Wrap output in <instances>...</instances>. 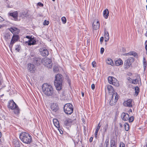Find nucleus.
I'll return each instance as SVG.
<instances>
[{"instance_id":"1","label":"nucleus","mask_w":147,"mask_h":147,"mask_svg":"<svg viewBox=\"0 0 147 147\" xmlns=\"http://www.w3.org/2000/svg\"><path fill=\"white\" fill-rule=\"evenodd\" d=\"M42 89L43 93L47 96H51L55 98L59 97V92L55 91L53 86L50 84L47 83L43 84L42 86Z\"/></svg>"},{"instance_id":"2","label":"nucleus","mask_w":147,"mask_h":147,"mask_svg":"<svg viewBox=\"0 0 147 147\" xmlns=\"http://www.w3.org/2000/svg\"><path fill=\"white\" fill-rule=\"evenodd\" d=\"M19 138L20 140L24 143L30 144L32 142V137L29 134L23 132L20 135Z\"/></svg>"},{"instance_id":"3","label":"nucleus","mask_w":147,"mask_h":147,"mask_svg":"<svg viewBox=\"0 0 147 147\" xmlns=\"http://www.w3.org/2000/svg\"><path fill=\"white\" fill-rule=\"evenodd\" d=\"M63 80V76L61 74H58L56 76L54 84L58 90H60L62 89Z\"/></svg>"},{"instance_id":"4","label":"nucleus","mask_w":147,"mask_h":147,"mask_svg":"<svg viewBox=\"0 0 147 147\" xmlns=\"http://www.w3.org/2000/svg\"><path fill=\"white\" fill-rule=\"evenodd\" d=\"M7 107L10 109L14 110V112L15 114H18L20 113V109L18 107L13 100L9 102Z\"/></svg>"},{"instance_id":"5","label":"nucleus","mask_w":147,"mask_h":147,"mask_svg":"<svg viewBox=\"0 0 147 147\" xmlns=\"http://www.w3.org/2000/svg\"><path fill=\"white\" fill-rule=\"evenodd\" d=\"M64 110L65 113L67 114H71L73 112V107L70 103L66 104L64 107Z\"/></svg>"},{"instance_id":"6","label":"nucleus","mask_w":147,"mask_h":147,"mask_svg":"<svg viewBox=\"0 0 147 147\" xmlns=\"http://www.w3.org/2000/svg\"><path fill=\"white\" fill-rule=\"evenodd\" d=\"M41 63L49 68H51L52 66L53 63L50 59L42 58L41 60Z\"/></svg>"},{"instance_id":"7","label":"nucleus","mask_w":147,"mask_h":147,"mask_svg":"<svg viewBox=\"0 0 147 147\" xmlns=\"http://www.w3.org/2000/svg\"><path fill=\"white\" fill-rule=\"evenodd\" d=\"M119 97V96L117 92L113 93L112 96V98L109 102L110 105H115L118 100Z\"/></svg>"},{"instance_id":"8","label":"nucleus","mask_w":147,"mask_h":147,"mask_svg":"<svg viewBox=\"0 0 147 147\" xmlns=\"http://www.w3.org/2000/svg\"><path fill=\"white\" fill-rule=\"evenodd\" d=\"M134 61V59L133 57H129L125 61L124 63V67L125 69L129 68L131 63Z\"/></svg>"},{"instance_id":"9","label":"nucleus","mask_w":147,"mask_h":147,"mask_svg":"<svg viewBox=\"0 0 147 147\" xmlns=\"http://www.w3.org/2000/svg\"><path fill=\"white\" fill-rule=\"evenodd\" d=\"M19 39V37L18 35H13L10 43L9 45L10 50H12L13 46L14 44Z\"/></svg>"},{"instance_id":"10","label":"nucleus","mask_w":147,"mask_h":147,"mask_svg":"<svg viewBox=\"0 0 147 147\" xmlns=\"http://www.w3.org/2000/svg\"><path fill=\"white\" fill-rule=\"evenodd\" d=\"M108 80L109 83L110 84H113L115 86L118 85L117 80L115 78L113 77L109 76L108 78Z\"/></svg>"},{"instance_id":"11","label":"nucleus","mask_w":147,"mask_h":147,"mask_svg":"<svg viewBox=\"0 0 147 147\" xmlns=\"http://www.w3.org/2000/svg\"><path fill=\"white\" fill-rule=\"evenodd\" d=\"M40 54L43 57H47L49 54V52L48 50L45 48H41L39 49Z\"/></svg>"},{"instance_id":"12","label":"nucleus","mask_w":147,"mask_h":147,"mask_svg":"<svg viewBox=\"0 0 147 147\" xmlns=\"http://www.w3.org/2000/svg\"><path fill=\"white\" fill-rule=\"evenodd\" d=\"M27 68L29 71L32 73H34L36 69L35 66L31 63H29L28 64Z\"/></svg>"},{"instance_id":"13","label":"nucleus","mask_w":147,"mask_h":147,"mask_svg":"<svg viewBox=\"0 0 147 147\" xmlns=\"http://www.w3.org/2000/svg\"><path fill=\"white\" fill-rule=\"evenodd\" d=\"M51 109L53 112H57L59 109V107L57 103H53L51 106Z\"/></svg>"},{"instance_id":"14","label":"nucleus","mask_w":147,"mask_h":147,"mask_svg":"<svg viewBox=\"0 0 147 147\" xmlns=\"http://www.w3.org/2000/svg\"><path fill=\"white\" fill-rule=\"evenodd\" d=\"M36 38H34V37H32V38L29 40L28 41L26 42V43H27L28 45L30 46L32 45H34L36 44Z\"/></svg>"},{"instance_id":"15","label":"nucleus","mask_w":147,"mask_h":147,"mask_svg":"<svg viewBox=\"0 0 147 147\" xmlns=\"http://www.w3.org/2000/svg\"><path fill=\"white\" fill-rule=\"evenodd\" d=\"M132 100L131 99H129L126 101H125L123 103V105L126 107H132Z\"/></svg>"},{"instance_id":"16","label":"nucleus","mask_w":147,"mask_h":147,"mask_svg":"<svg viewBox=\"0 0 147 147\" xmlns=\"http://www.w3.org/2000/svg\"><path fill=\"white\" fill-rule=\"evenodd\" d=\"M122 119L124 121H127L128 120L129 115L127 113H123L121 115Z\"/></svg>"},{"instance_id":"17","label":"nucleus","mask_w":147,"mask_h":147,"mask_svg":"<svg viewBox=\"0 0 147 147\" xmlns=\"http://www.w3.org/2000/svg\"><path fill=\"white\" fill-rule=\"evenodd\" d=\"M92 26L94 30H96L98 29L100 26L99 21H94L93 23Z\"/></svg>"},{"instance_id":"18","label":"nucleus","mask_w":147,"mask_h":147,"mask_svg":"<svg viewBox=\"0 0 147 147\" xmlns=\"http://www.w3.org/2000/svg\"><path fill=\"white\" fill-rule=\"evenodd\" d=\"M33 62L35 64H40L41 62V58L38 57H35L33 58Z\"/></svg>"},{"instance_id":"19","label":"nucleus","mask_w":147,"mask_h":147,"mask_svg":"<svg viewBox=\"0 0 147 147\" xmlns=\"http://www.w3.org/2000/svg\"><path fill=\"white\" fill-rule=\"evenodd\" d=\"M73 120L69 119H67L64 121V124L65 126H69L73 122Z\"/></svg>"},{"instance_id":"20","label":"nucleus","mask_w":147,"mask_h":147,"mask_svg":"<svg viewBox=\"0 0 147 147\" xmlns=\"http://www.w3.org/2000/svg\"><path fill=\"white\" fill-rule=\"evenodd\" d=\"M9 15L10 16L12 17L15 20L17 19L18 16V13L17 11L14 12L13 13H9Z\"/></svg>"},{"instance_id":"21","label":"nucleus","mask_w":147,"mask_h":147,"mask_svg":"<svg viewBox=\"0 0 147 147\" xmlns=\"http://www.w3.org/2000/svg\"><path fill=\"white\" fill-rule=\"evenodd\" d=\"M103 15L105 19H107L109 16V11L107 9H106L103 12Z\"/></svg>"},{"instance_id":"22","label":"nucleus","mask_w":147,"mask_h":147,"mask_svg":"<svg viewBox=\"0 0 147 147\" xmlns=\"http://www.w3.org/2000/svg\"><path fill=\"white\" fill-rule=\"evenodd\" d=\"M139 81L141 82V79L140 76H137V79L135 80H133L132 81V83L134 84H136L138 83Z\"/></svg>"},{"instance_id":"23","label":"nucleus","mask_w":147,"mask_h":147,"mask_svg":"<svg viewBox=\"0 0 147 147\" xmlns=\"http://www.w3.org/2000/svg\"><path fill=\"white\" fill-rule=\"evenodd\" d=\"M53 122L55 126L57 128L60 127L59 123L56 119H54L53 120Z\"/></svg>"},{"instance_id":"24","label":"nucleus","mask_w":147,"mask_h":147,"mask_svg":"<svg viewBox=\"0 0 147 147\" xmlns=\"http://www.w3.org/2000/svg\"><path fill=\"white\" fill-rule=\"evenodd\" d=\"M123 64V61L121 59L117 60L115 62V65L117 66H118Z\"/></svg>"},{"instance_id":"25","label":"nucleus","mask_w":147,"mask_h":147,"mask_svg":"<svg viewBox=\"0 0 147 147\" xmlns=\"http://www.w3.org/2000/svg\"><path fill=\"white\" fill-rule=\"evenodd\" d=\"M110 147H117L115 140H110Z\"/></svg>"},{"instance_id":"26","label":"nucleus","mask_w":147,"mask_h":147,"mask_svg":"<svg viewBox=\"0 0 147 147\" xmlns=\"http://www.w3.org/2000/svg\"><path fill=\"white\" fill-rule=\"evenodd\" d=\"M5 39L6 41H7L10 38V33H7L5 34L4 36Z\"/></svg>"},{"instance_id":"27","label":"nucleus","mask_w":147,"mask_h":147,"mask_svg":"<svg viewBox=\"0 0 147 147\" xmlns=\"http://www.w3.org/2000/svg\"><path fill=\"white\" fill-rule=\"evenodd\" d=\"M106 62L107 64L110 65H113L114 63L112 60L110 58H108L106 60Z\"/></svg>"},{"instance_id":"28","label":"nucleus","mask_w":147,"mask_h":147,"mask_svg":"<svg viewBox=\"0 0 147 147\" xmlns=\"http://www.w3.org/2000/svg\"><path fill=\"white\" fill-rule=\"evenodd\" d=\"M125 130L127 131L129 130V124L127 123H125L124 124Z\"/></svg>"},{"instance_id":"29","label":"nucleus","mask_w":147,"mask_h":147,"mask_svg":"<svg viewBox=\"0 0 147 147\" xmlns=\"http://www.w3.org/2000/svg\"><path fill=\"white\" fill-rule=\"evenodd\" d=\"M139 88L138 86H136L135 88V94L137 96L139 92Z\"/></svg>"},{"instance_id":"30","label":"nucleus","mask_w":147,"mask_h":147,"mask_svg":"<svg viewBox=\"0 0 147 147\" xmlns=\"http://www.w3.org/2000/svg\"><path fill=\"white\" fill-rule=\"evenodd\" d=\"M13 144H14L15 147H20V146L19 142L17 140L14 141Z\"/></svg>"},{"instance_id":"31","label":"nucleus","mask_w":147,"mask_h":147,"mask_svg":"<svg viewBox=\"0 0 147 147\" xmlns=\"http://www.w3.org/2000/svg\"><path fill=\"white\" fill-rule=\"evenodd\" d=\"M104 36H105V38L108 39V38H109V33L107 31H106L105 30L104 31Z\"/></svg>"},{"instance_id":"32","label":"nucleus","mask_w":147,"mask_h":147,"mask_svg":"<svg viewBox=\"0 0 147 147\" xmlns=\"http://www.w3.org/2000/svg\"><path fill=\"white\" fill-rule=\"evenodd\" d=\"M21 48V47L20 45L17 44L15 46V50L18 52H19Z\"/></svg>"},{"instance_id":"33","label":"nucleus","mask_w":147,"mask_h":147,"mask_svg":"<svg viewBox=\"0 0 147 147\" xmlns=\"http://www.w3.org/2000/svg\"><path fill=\"white\" fill-rule=\"evenodd\" d=\"M53 71L55 72H57L59 70L58 67L57 65H55L53 67Z\"/></svg>"},{"instance_id":"34","label":"nucleus","mask_w":147,"mask_h":147,"mask_svg":"<svg viewBox=\"0 0 147 147\" xmlns=\"http://www.w3.org/2000/svg\"><path fill=\"white\" fill-rule=\"evenodd\" d=\"M129 55H133L134 57H136V56H137V53L136 52L134 51L130 52H129Z\"/></svg>"},{"instance_id":"35","label":"nucleus","mask_w":147,"mask_h":147,"mask_svg":"<svg viewBox=\"0 0 147 147\" xmlns=\"http://www.w3.org/2000/svg\"><path fill=\"white\" fill-rule=\"evenodd\" d=\"M107 89L109 91H112L113 90V87L110 85L108 86Z\"/></svg>"},{"instance_id":"36","label":"nucleus","mask_w":147,"mask_h":147,"mask_svg":"<svg viewBox=\"0 0 147 147\" xmlns=\"http://www.w3.org/2000/svg\"><path fill=\"white\" fill-rule=\"evenodd\" d=\"M61 20L63 22V23L64 24H65L66 22V18L64 17H62Z\"/></svg>"},{"instance_id":"37","label":"nucleus","mask_w":147,"mask_h":147,"mask_svg":"<svg viewBox=\"0 0 147 147\" xmlns=\"http://www.w3.org/2000/svg\"><path fill=\"white\" fill-rule=\"evenodd\" d=\"M134 120V118L133 116H131L130 117H129L128 120L129 122H132Z\"/></svg>"},{"instance_id":"38","label":"nucleus","mask_w":147,"mask_h":147,"mask_svg":"<svg viewBox=\"0 0 147 147\" xmlns=\"http://www.w3.org/2000/svg\"><path fill=\"white\" fill-rule=\"evenodd\" d=\"M105 144L106 145V147H108L109 144V139H106Z\"/></svg>"},{"instance_id":"39","label":"nucleus","mask_w":147,"mask_h":147,"mask_svg":"<svg viewBox=\"0 0 147 147\" xmlns=\"http://www.w3.org/2000/svg\"><path fill=\"white\" fill-rule=\"evenodd\" d=\"M108 128V125L107 124L105 125L104 127L105 132H107V130Z\"/></svg>"},{"instance_id":"40","label":"nucleus","mask_w":147,"mask_h":147,"mask_svg":"<svg viewBox=\"0 0 147 147\" xmlns=\"http://www.w3.org/2000/svg\"><path fill=\"white\" fill-rule=\"evenodd\" d=\"M119 147H125V145L123 142H121Z\"/></svg>"},{"instance_id":"41","label":"nucleus","mask_w":147,"mask_h":147,"mask_svg":"<svg viewBox=\"0 0 147 147\" xmlns=\"http://www.w3.org/2000/svg\"><path fill=\"white\" fill-rule=\"evenodd\" d=\"M143 65L144 67V69L145 70V69H146V67L147 65L146 62H144L143 63Z\"/></svg>"},{"instance_id":"42","label":"nucleus","mask_w":147,"mask_h":147,"mask_svg":"<svg viewBox=\"0 0 147 147\" xmlns=\"http://www.w3.org/2000/svg\"><path fill=\"white\" fill-rule=\"evenodd\" d=\"M100 126H101L100 125V123H99L98 124V125L96 129V130L98 131L99 129H100Z\"/></svg>"},{"instance_id":"43","label":"nucleus","mask_w":147,"mask_h":147,"mask_svg":"<svg viewBox=\"0 0 147 147\" xmlns=\"http://www.w3.org/2000/svg\"><path fill=\"white\" fill-rule=\"evenodd\" d=\"M49 24V21L45 20L44 22V24L45 25H47Z\"/></svg>"},{"instance_id":"44","label":"nucleus","mask_w":147,"mask_h":147,"mask_svg":"<svg viewBox=\"0 0 147 147\" xmlns=\"http://www.w3.org/2000/svg\"><path fill=\"white\" fill-rule=\"evenodd\" d=\"M104 51V49L102 47L101 48L100 50V53L101 54H102Z\"/></svg>"},{"instance_id":"45","label":"nucleus","mask_w":147,"mask_h":147,"mask_svg":"<svg viewBox=\"0 0 147 147\" xmlns=\"http://www.w3.org/2000/svg\"><path fill=\"white\" fill-rule=\"evenodd\" d=\"M93 67H95L96 66V63L95 61H93L92 63Z\"/></svg>"},{"instance_id":"46","label":"nucleus","mask_w":147,"mask_h":147,"mask_svg":"<svg viewBox=\"0 0 147 147\" xmlns=\"http://www.w3.org/2000/svg\"><path fill=\"white\" fill-rule=\"evenodd\" d=\"M145 45V49L146 51H147V40L146 41Z\"/></svg>"},{"instance_id":"47","label":"nucleus","mask_w":147,"mask_h":147,"mask_svg":"<svg viewBox=\"0 0 147 147\" xmlns=\"http://www.w3.org/2000/svg\"><path fill=\"white\" fill-rule=\"evenodd\" d=\"M38 5L39 6H40L41 7H42L43 6V4L40 2H39L38 3Z\"/></svg>"},{"instance_id":"48","label":"nucleus","mask_w":147,"mask_h":147,"mask_svg":"<svg viewBox=\"0 0 147 147\" xmlns=\"http://www.w3.org/2000/svg\"><path fill=\"white\" fill-rule=\"evenodd\" d=\"M98 131L96 130L95 131V137L96 138L97 137V135L98 134Z\"/></svg>"},{"instance_id":"49","label":"nucleus","mask_w":147,"mask_h":147,"mask_svg":"<svg viewBox=\"0 0 147 147\" xmlns=\"http://www.w3.org/2000/svg\"><path fill=\"white\" fill-rule=\"evenodd\" d=\"M32 36H26V38H28L29 39V40H30L31 38H32Z\"/></svg>"},{"instance_id":"50","label":"nucleus","mask_w":147,"mask_h":147,"mask_svg":"<svg viewBox=\"0 0 147 147\" xmlns=\"http://www.w3.org/2000/svg\"><path fill=\"white\" fill-rule=\"evenodd\" d=\"M104 40V38L103 37H101L100 39V41L101 43Z\"/></svg>"},{"instance_id":"51","label":"nucleus","mask_w":147,"mask_h":147,"mask_svg":"<svg viewBox=\"0 0 147 147\" xmlns=\"http://www.w3.org/2000/svg\"><path fill=\"white\" fill-rule=\"evenodd\" d=\"M95 85L94 84H92V85H91V88H92V89L93 90L95 88Z\"/></svg>"},{"instance_id":"52","label":"nucleus","mask_w":147,"mask_h":147,"mask_svg":"<svg viewBox=\"0 0 147 147\" xmlns=\"http://www.w3.org/2000/svg\"><path fill=\"white\" fill-rule=\"evenodd\" d=\"M10 31L12 32L13 33V32H14V31H15V29H13L12 28H11L10 29Z\"/></svg>"},{"instance_id":"53","label":"nucleus","mask_w":147,"mask_h":147,"mask_svg":"<svg viewBox=\"0 0 147 147\" xmlns=\"http://www.w3.org/2000/svg\"><path fill=\"white\" fill-rule=\"evenodd\" d=\"M58 130L61 134H63V131L61 129H58Z\"/></svg>"},{"instance_id":"54","label":"nucleus","mask_w":147,"mask_h":147,"mask_svg":"<svg viewBox=\"0 0 147 147\" xmlns=\"http://www.w3.org/2000/svg\"><path fill=\"white\" fill-rule=\"evenodd\" d=\"M67 82L69 84V85H70V84H71V83H70V80L69 79H68V80H67Z\"/></svg>"},{"instance_id":"55","label":"nucleus","mask_w":147,"mask_h":147,"mask_svg":"<svg viewBox=\"0 0 147 147\" xmlns=\"http://www.w3.org/2000/svg\"><path fill=\"white\" fill-rule=\"evenodd\" d=\"M93 139V138L92 137H91L90 138L89 141L90 142H92V141Z\"/></svg>"},{"instance_id":"56","label":"nucleus","mask_w":147,"mask_h":147,"mask_svg":"<svg viewBox=\"0 0 147 147\" xmlns=\"http://www.w3.org/2000/svg\"><path fill=\"white\" fill-rule=\"evenodd\" d=\"M0 18H0V22H2V21H3V20H4L3 19V18H2L1 17V16H0Z\"/></svg>"},{"instance_id":"57","label":"nucleus","mask_w":147,"mask_h":147,"mask_svg":"<svg viewBox=\"0 0 147 147\" xmlns=\"http://www.w3.org/2000/svg\"><path fill=\"white\" fill-rule=\"evenodd\" d=\"M129 53H125V54H124V55H129Z\"/></svg>"},{"instance_id":"58","label":"nucleus","mask_w":147,"mask_h":147,"mask_svg":"<svg viewBox=\"0 0 147 147\" xmlns=\"http://www.w3.org/2000/svg\"><path fill=\"white\" fill-rule=\"evenodd\" d=\"M109 38H108V39H107V38H105V42L109 40Z\"/></svg>"},{"instance_id":"59","label":"nucleus","mask_w":147,"mask_h":147,"mask_svg":"<svg viewBox=\"0 0 147 147\" xmlns=\"http://www.w3.org/2000/svg\"><path fill=\"white\" fill-rule=\"evenodd\" d=\"M82 96L83 97H84V93L83 92L82 93Z\"/></svg>"},{"instance_id":"60","label":"nucleus","mask_w":147,"mask_h":147,"mask_svg":"<svg viewBox=\"0 0 147 147\" xmlns=\"http://www.w3.org/2000/svg\"><path fill=\"white\" fill-rule=\"evenodd\" d=\"M144 62H146V61L145 60V58L144 57L143 58V63Z\"/></svg>"},{"instance_id":"61","label":"nucleus","mask_w":147,"mask_h":147,"mask_svg":"<svg viewBox=\"0 0 147 147\" xmlns=\"http://www.w3.org/2000/svg\"><path fill=\"white\" fill-rule=\"evenodd\" d=\"M132 110L131 109H130L129 110V112H132Z\"/></svg>"},{"instance_id":"62","label":"nucleus","mask_w":147,"mask_h":147,"mask_svg":"<svg viewBox=\"0 0 147 147\" xmlns=\"http://www.w3.org/2000/svg\"><path fill=\"white\" fill-rule=\"evenodd\" d=\"M145 35L147 37V31H146V33H145Z\"/></svg>"},{"instance_id":"63","label":"nucleus","mask_w":147,"mask_h":147,"mask_svg":"<svg viewBox=\"0 0 147 147\" xmlns=\"http://www.w3.org/2000/svg\"><path fill=\"white\" fill-rule=\"evenodd\" d=\"M119 125L121 127H122V125L121 123H119Z\"/></svg>"},{"instance_id":"64","label":"nucleus","mask_w":147,"mask_h":147,"mask_svg":"<svg viewBox=\"0 0 147 147\" xmlns=\"http://www.w3.org/2000/svg\"><path fill=\"white\" fill-rule=\"evenodd\" d=\"M1 132L0 131V138L1 137Z\"/></svg>"}]
</instances>
